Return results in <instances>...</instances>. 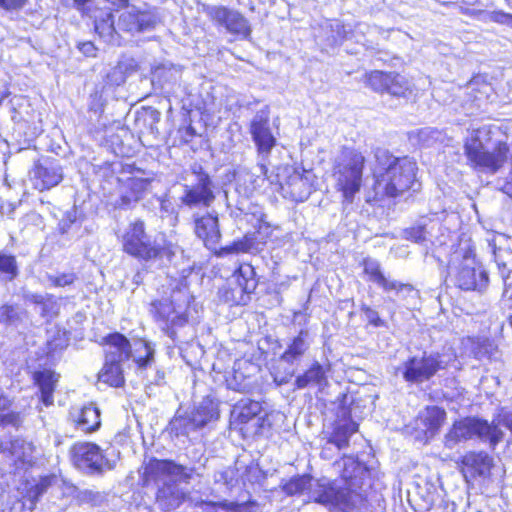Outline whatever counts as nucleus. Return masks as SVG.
Returning <instances> with one entry per match:
<instances>
[{"mask_svg": "<svg viewBox=\"0 0 512 512\" xmlns=\"http://www.w3.org/2000/svg\"><path fill=\"white\" fill-rule=\"evenodd\" d=\"M334 465H341L339 479L342 486H336L334 480L317 479L312 487V476L294 475L281 484V490L287 496L302 495L310 490L309 501L326 507L329 511L353 512L367 507L368 496L364 485L369 478V469L356 457L343 455Z\"/></svg>", "mask_w": 512, "mask_h": 512, "instance_id": "1", "label": "nucleus"}, {"mask_svg": "<svg viewBox=\"0 0 512 512\" xmlns=\"http://www.w3.org/2000/svg\"><path fill=\"white\" fill-rule=\"evenodd\" d=\"M376 168L372 171L369 201L381 202L411 196L421 187L417 161L409 155L396 156L388 149L377 148Z\"/></svg>", "mask_w": 512, "mask_h": 512, "instance_id": "2", "label": "nucleus"}, {"mask_svg": "<svg viewBox=\"0 0 512 512\" xmlns=\"http://www.w3.org/2000/svg\"><path fill=\"white\" fill-rule=\"evenodd\" d=\"M366 163V157L360 149L348 145L340 147L339 157L332 164L331 176L342 203L352 204L361 191Z\"/></svg>", "mask_w": 512, "mask_h": 512, "instance_id": "3", "label": "nucleus"}, {"mask_svg": "<svg viewBox=\"0 0 512 512\" xmlns=\"http://www.w3.org/2000/svg\"><path fill=\"white\" fill-rule=\"evenodd\" d=\"M149 313L161 331L175 340L177 330L186 327L197 316L198 308L193 295H171L168 298L153 299L149 303Z\"/></svg>", "mask_w": 512, "mask_h": 512, "instance_id": "4", "label": "nucleus"}, {"mask_svg": "<svg viewBox=\"0 0 512 512\" xmlns=\"http://www.w3.org/2000/svg\"><path fill=\"white\" fill-rule=\"evenodd\" d=\"M492 135L493 127L485 125L473 130L471 135L464 140V155L472 169L496 173L507 162L510 146L506 141H497L492 150L485 148L483 139L488 142Z\"/></svg>", "mask_w": 512, "mask_h": 512, "instance_id": "5", "label": "nucleus"}, {"mask_svg": "<svg viewBox=\"0 0 512 512\" xmlns=\"http://www.w3.org/2000/svg\"><path fill=\"white\" fill-rule=\"evenodd\" d=\"M121 249L128 256L143 262L163 259L171 261L176 255L172 242L157 244L152 239L142 219H135L128 224L121 237Z\"/></svg>", "mask_w": 512, "mask_h": 512, "instance_id": "6", "label": "nucleus"}, {"mask_svg": "<svg viewBox=\"0 0 512 512\" xmlns=\"http://www.w3.org/2000/svg\"><path fill=\"white\" fill-rule=\"evenodd\" d=\"M231 278L234 286L227 283L218 289L219 301L229 307L248 305L260 284L256 266L250 261L239 262L232 271Z\"/></svg>", "mask_w": 512, "mask_h": 512, "instance_id": "7", "label": "nucleus"}, {"mask_svg": "<svg viewBox=\"0 0 512 512\" xmlns=\"http://www.w3.org/2000/svg\"><path fill=\"white\" fill-rule=\"evenodd\" d=\"M101 345H107L114 350L104 353V363L98 372V381L113 388H121L125 385V376L122 363L131 356V343L120 332H112L101 339Z\"/></svg>", "mask_w": 512, "mask_h": 512, "instance_id": "8", "label": "nucleus"}, {"mask_svg": "<svg viewBox=\"0 0 512 512\" xmlns=\"http://www.w3.org/2000/svg\"><path fill=\"white\" fill-rule=\"evenodd\" d=\"M449 437L454 442L467 441L475 437L487 440L491 448H495L503 439V432L494 423L487 420L467 416L453 422Z\"/></svg>", "mask_w": 512, "mask_h": 512, "instance_id": "9", "label": "nucleus"}, {"mask_svg": "<svg viewBox=\"0 0 512 512\" xmlns=\"http://www.w3.org/2000/svg\"><path fill=\"white\" fill-rule=\"evenodd\" d=\"M447 367L448 363L443 360L441 353L423 352L420 357L412 356L404 361L402 377L409 384H421Z\"/></svg>", "mask_w": 512, "mask_h": 512, "instance_id": "10", "label": "nucleus"}, {"mask_svg": "<svg viewBox=\"0 0 512 512\" xmlns=\"http://www.w3.org/2000/svg\"><path fill=\"white\" fill-rule=\"evenodd\" d=\"M139 476V485L142 488H148L158 484L164 477H177L181 481L188 482L192 478V473L185 465L176 463L172 459L151 457L141 466Z\"/></svg>", "mask_w": 512, "mask_h": 512, "instance_id": "11", "label": "nucleus"}, {"mask_svg": "<svg viewBox=\"0 0 512 512\" xmlns=\"http://www.w3.org/2000/svg\"><path fill=\"white\" fill-rule=\"evenodd\" d=\"M210 21L216 26L223 27L229 34L249 39L252 29L247 18L238 10L224 5L207 6L204 8Z\"/></svg>", "mask_w": 512, "mask_h": 512, "instance_id": "12", "label": "nucleus"}, {"mask_svg": "<svg viewBox=\"0 0 512 512\" xmlns=\"http://www.w3.org/2000/svg\"><path fill=\"white\" fill-rule=\"evenodd\" d=\"M455 463L466 483L489 478L494 467L493 457L483 450H469L459 456Z\"/></svg>", "mask_w": 512, "mask_h": 512, "instance_id": "13", "label": "nucleus"}, {"mask_svg": "<svg viewBox=\"0 0 512 512\" xmlns=\"http://www.w3.org/2000/svg\"><path fill=\"white\" fill-rule=\"evenodd\" d=\"M197 182L193 186L186 187L180 198L181 203L188 207L209 208L216 196L213 191V181L210 175L202 168L193 169Z\"/></svg>", "mask_w": 512, "mask_h": 512, "instance_id": "14", "label": "nucleus"}, {"mask_svg": "<svg viewBox=\"0 0 512 512\" xmlns=\"http://www.w3.org/2000/svg\"><path fill=\"white\" fill-rule=\"evenodd\" d=\"M73 464L91 473L101 474L106 462L102 449L93 442H76L70 447Z\"/></svg>", "mask_w": 512, "mask_h": 512, "instance_id": "15", "label": "nucleus"}, {"mask_svg": "<svg viewBox=\"0 0 512 512\" xmlns=\"http://www.w3.org/2000/svg\"><path fill=\"white\" fill-rule=\"evenodd\" d=\"M150 178L131 176L126 179L117 178L120 195L117 201V207L128 209L142 200L151 185Z\"/></svg>", "mask_w": 512, "mask_h": 512, "instance_id": "16", "label": "nucleus"}, {"mask_svg": "<svg viewBox=\"0 0 512 512\" xmlns=\"http://www.w3.org/2000/svg\"><path fill=\"white\" fill-rule=\"evenodd\" d=\"M158 23L155 9H140L134 7L131 11L122 13L118 18L120 29L128 33H142L152 30Z\"/></svg>", "mask_w": 512, "mask_h": 512, "instance_id": "17", "label": "nucleus"}, {"mask_svg": "<svg viewBox=\"0 0 512 512\" xmlns=\"http://www.w3.org/2000/svg\"><path fill=\"white\" fill-rule=\"evenodd\" d=\"M194 234L207 249H214L221 241L219 217L216 213L207 212L193 219Z\"/></svg>", "mask_w": 512, "mask_h": 512, "instance_id": "18", "label": "nucleus"}, {"mask_svg": "<svg viewBox=\"0 0 512 512\" xmlns=\"http://www.w3.org/2000/svg\"><path fill=\"white\" fill-rule=\"evenodd\" d=\"M271 234L272 230L269 223H258L254 232L245 233L241 238L233 240L236 255L262 252L269 242Z\"/></svg>", "mask_w": 512, "mask_h": 512, "instance_id": "19", "label": "nucleus"}, {"mask_svg": "<svg viewBox=\"0 0 512 512\" xmlns=\"http://www.w3.org/2000/svg\"><path fill=\"white\" fill-rule=\"evenodd\" d=\"M63 180L62 169L53 161H36L32 168L33 188L39 192L50 190Z\"/></svg>", "mask_w": 512, "mask_h": 512, "instance_id": "20", "label": "nucleus"}, {"mask_svg": "<svg viewBox=\"0 0 512 512\" xmlns=\"http://www.w3.org/2000/svg\"><path fill=\"white\" fill-rule=\"evenodd\" d=\"M0 452L12 459L13 467L23 469L32 466V455L35 452V445L23 437H14L0 446Z\"/></svg>", "mask_w": 512, "mask_h": 512, "instance_id": "21", "label": "nucleus"}, {"mask_svg": "<svg viewBox=\"0 0 512 512\" xmlns=\"http://www.w3.org/2000/svg\"><path fill=\"white\" fill-rule=\"evenodd\" d=\"M249 133L259 155L268 156L277 145V138L272 132L268 117L253 119L249 125Z\"/></svg>", "mask_w": 512, "mask_h": 512, "instance_id": "22", "label": "nucleus"}, {"mask_svg": "<svg viewBox=\"0 0 512 512\" xmlns=\"http://www.w3.org/2000/svg\"><path fill=\"white\" fill-rule=\"evenodd\" d=\"M360 266L363 269V274L367 276L370 281L375 282L385 292L413 290V286L409 283L389 280L382 271L380 263L371 258H363L360 262Z\"/></svg>", "mask_w": 512, "mask_h": 512, "instance_id": "23", "label": "nucleus"}, {"mask_svg": "<svg viewBox=\"0 0 512 512\" xmlns=\"http://www.w3.org/2000/svg\"><path fill=\"white\" fill-rule=\"evenodd\" d=\"M489 282L487 272L481 267H461L456 274L457 287L463 291H483Z\"/></svg>", "mask_w": 512, "mask_h": 512, "instance_id": "24", "label": "nucleus"}, {"mask_svg": "<svg viewBox=\"0 0 512 512\" xmlns=\"http://www.w3.org/2000/svg\"><path fill=\"white\" fill-rule=\"evenodd\" d=\"M332 370V364L327 362L321 364L313 361L309 367L295 378L294 386L296 389H304L311 384L317 386H326L328 384V373Z\"/></svg>", "mask_w": 512, "mask_h": 512, "instance_id": "25", "label": "nucleus"}, {"mask_svg": "<svg viewBox=\"0 0 512 512\" xmlns=\"http://www.w3.org/2000/svg\"><path fill=\"white\" fill-rule=\"evenodd\" d=\"M70 421L77 430L91 434L101 427L100 411L97 407L87 405L70 413Z\"/></svg>", "mask_w": 512, "mask_h": 512, "instance_id": "26", "label": "nucleus"}, {"mask_svg": "<svg viewBox=\"0 0 512 512\" xmlns=\"http://www.w3.org/2000/svg\"><path fill=\"white\" fill-rule=\"evenodd\" d=\"M418 419L423 426V433L427 438L435 437L447 420V413L443 407L428 405L419 414Z\"/></svg>", "mask_w": 512, "mask_h": 512, "instance_id": "27", "label": "nucleus"}, {"mask_svg": "<svg viewBox=\"0 0 512 512\" xmlns=\"http://www.w3.org/2000/svg\"><path fill=\"white\" fill-rule=\"evenodd\" d=\"M188 498L189 494L173 482L163 483L155 493V502L167 510L179 508Z\"/></svg>", "mask_w": 512, "mask_h": 512, "instance_id": "28", "label": "nucleus"}, {"mask_svg": "<svg viewBox=\"0 0 512 512\" xmlns=\"http://www.w3.org/2000/svg\"><path fill=\"white\" fill-rule=\"evenodd\" d=\"M33 383L39 388L40 398L45 406L53 404L58 375L50 370H37L32 375Z\"/></svg>", "mask_w": 512, "mask_h": 512, "instance_id": "29", "label": "nucleus"}, {"mask_svg": "<svg viewBox=\"0 0 512 512\" xmlns=\"http://www.w3.org/2000/svg\"><path fill=\"white\" fill-rule=\"evenodd\" d=\"M262 407L258 401L246 399L238 401L234 406V424L238 430L244 433L247 425L261 412Z\"/></svg>", "mask_w": 512, "mask_h": 512, "instance_id": "30", "label": "nucleus"}, {"mask_svg": "<svg viewBox=\"0 0 512 512\" xmlns=\"http://www.w3.org/2000/svg\"><path fill=\"white\" fill-rule=\"evenodd\" d=\"M219 418V409L217 403L209 397L204 398L202 402L191 412L188 422L194 429H200L211 421Z\"/></svg>", "mask_w": 512, "mask_h": 512, "instance_id": "31", "label": "nucleus"}, {"mask_svg": "<svg viewBox=\"0 0 512 512\" xmlns=\"http://www.w3.org/2000/svg\"><path fill=\"white\" fill-rule=\"evenodd\" d=\"M307 337V330L301 329L298 334L291 339L287 348L282 352L280 360L289 365L299 361L306 354L309 348Z\"/></svg>", "mask_w": 512, "mask_h": 512, "instance_id": "32", "label": "nucleus"}, {"mask_svg": "<svg viewBox=\"0 0 512 512\" xmlns=\"http://www.w3.org/2000/svg\"><path fill=\"white\" fill-rule=\"evenodd\" d=\"M282 169L287 177L285 182L283 184H280V189L284 190L286 186L287 193L289 194L290 198H292L293 200L300 199V193L295 189V187L299 183L307 181V170L304 169L303 167L289 165L283 166Z\"/></svg>", "mask_w": 512, "mask_h": 512, "instance_id": "33", "label": "nucleus"}, {"mask_svg": "<svg viewBox=\"0 0 512 512\" xmlns=\"http://www.w3.org/2000/svg\"><path fill=\"white\" fill-rule=\"evenodd\" d=\"M388 86L386 94L394 98H408L415 90L411 80L396 71H390Z\"/></svg>", "mask_w": 512, "mask_h": 512, "instance_id": "34", "label": "nucleus"}, {"mask_svg": "<svg viewBox=\"0 0 512 512\" xmlns=\"http://www.w3.org/2000/svg\"><path fill=\"white\" fill-rule=\"evenodd\" d=\"M358 428L359 425L352 419L345 424L335 425L328 441L339 450L347 448L350 444V437L358 431Z\"/></svg>", "mask_w": 512, "mask_h": 512, "instance_id": "35", "label": "nucleus"}, {"mask_svg": "<svg viewBox=\"0 0 512 512\" xmlns=\"http://www.w3.org/2000/svg\"><path fill=\"white\" fill-rule=\"evenodd\" d=\"M55 480L54 475H43L39 477V480L34 485H31L25 490L23 497L29 501L30 509H34L48 489L52 486Z\"/></svg>", "mask_w": 512, "mask_h": 512, "instance_id": "36", "label": "nucleus"}, {"mask_svg": "<svg viewBox=\"0 0 512 512\" xmlns=\"http://www.w3.org/2000/svg\"><path fill=\"white\" fill-rule=\"evenodd\" d=\"M390 71L370 70L363 75V82L367 88L377 94H386Z\"/></svg>", "mask_w": 512, "mask_h": 512, "instance_id": "37", "label": "nucleus"}, {"mask_svg": "<svg viewBox=\"0 0 512 512\" xmlns=\"http://www.w3.org/2000/svg\"><path fill=\"white\" fill-rule=\"evenodd\" d=\"M212 506L225 512H261L260 504L255 499H248L240 503L221 500L214 502Z\"/></svg>", "mask_w": 512, "mask_h": 512, "instance_id": "38", "label": "nucleus"}, {"mask_svg": "<svg viewBox=\"0 0 512 512\" xmlns=\"http://www.w3.org/2000/svg\"><path fill=\"white\" fill-rule=\"evenodd\" d=\"M268 473L257 463H250L245 467L241 475L242 484L250 486H262L267 480Z\"/></svg>", "mask_w": 512, "mask_h": 512, "instance_id": "39", "label": "nucleus"}, {"mask_svg": "<svg viewBox=\"0 0 512 512\" xmlns=\"http://www.w3.org/2000/svg\"><path fill=\"white\" fill-rule=\"evenodd\" d=\"M19 275L17 259L12 254L0 252V276L6 281H13Z\"/></svg>", "mask_w": 512, "mask_h": 512, "instance_id": "40", "label": "nucleus"}, {"mask_svg": "<svg viewBox=\"0 0 512 512\" xmlns=\"http://www.w3.org/2000/svg\"><path fill=\"white\" fill-rule=\"evenodd\" d=\"M24 313L25 311L19 310L15 304H2L0 306V324L12 325L20 322Z\"/></svg>", "mask_w": 512, "mask_h": 512, "instance_id": "41", "label": "nucleus"}, {"mask_svg": "<svg viewBox=\"0 0 512 512\" xmlns=\"http://www.w3.org/2000/svg\"><path fill=\"white\" fill-rule=\"evenodd\" d=\"M23 424V415L20 411L10 408L0 411V428L12 427L18 430Z\"/></svg>", "mask_w": 512, "mask_h": 512, "instance_id": "42", "label": "nucleus"}, {"mask_svg": "<svg viewBox=\"0 0 512 512\" xmlns=\"http://www.w3.org/2000/svg\"><path fill=\"white\" fill-rule=\"evenodd\" d=\"M94 29L101 37L112 36L115 32L114 17L112 13H107L105 17L96 19Z\"/></svg>", "mask_w": 512, "mask_h": 512, "instance_id": "43", "label": "nucleus"}, {"mask_svg": "<svg viewBox=\"0 0 512 512\" xmlns=\"http://www.w3.org/2000/svg\"><path fill=\"white\" fill-rule=\"evenodd\" d=\"M360 310L367 317L368 326H372L374 328L387 327V322L382 319L379 313L370 306L362 304Z\"/></svg>", "mask_w": 512, "mask_h": 512, "instance_id": "44", "label": "nucleus"}, {"mask_svg": "<svg viewBox=\"0 0 512 512\" xmlns=\"http://www.w3.org/2000/svg\"><path fill=\"white\" fill-rule=\"evenodd\" d=\"M40 315L43 318H54L59 314V307L57 301L52 294H47L45 303L41 306Z\"/></svg>", "mask_w": 512, "mask_h": 512, "instance_id": "45", "label": "nucleus"}, {"mask_svg": "<svg viewBox=\"0 0 512 512\" xmlns=\"http://www.w3.org/2000/svg\"><path fill=\"white\" fill-rule=\"evenodd\" d=\"M148 120L151 123L150 129L153 130L154 126L160 120V112L152 107L143 108L142 111L138 114L136 122L139 124L140 122H146Z\"/></svg>", "mask_w": 512, "mask_h": 512, "instance_id": "46", "label": "nucleus"}, {"mask_svg": "<svg viewBox=\"0 0 512 512\" xmlns=\"http://www.w3.org/2000/svg\"><path fill=\"white\" fill-rule=\"evenodd\" d=\"M81 504H89L91 506H99L103 502V496L98 491L83 490L78 496Z\"/></svg>", "mask_w": 512, "mask_h": 512, "instance_id": "47", "label": "nucleus"}, {"mask_svg": "<svg viewBox=\"0 0 512 512\" xmlns=\"http://www.w3.org/2000/svg\"><path fill=\"white\" fill-rule=\"evenodd\" d=\"M76 279L77 276L75 273H61L49 278L51 285L54 287L70 286Z\"/></svg>", "mask_w": 512, "mask_h": 512, "instance_id": "48", "label": "nucleus"}, {"mask_svg": "<svg viewBox=\"0 0 512 512\" xmlns=\"http://www.w3.org/2000/svg\"><path fill=\"white\" fill-rule=\"evenodd\" d=\"M144 347L146 349L145 355L135 359L137 367L141 370H146L154 360V349L148 342H144Z\"/></svg>", "mask_w": 512, "mask_h": 512, "instance_id": "49", "label": "nucleus"}, {"mask_svg": "<svg viewBox=\"0 0 512 512\" xmlns=\"http://www.w3.org/2000/svg\"><path fill=\"white\" fill-rule=\"evenodd\" d=\"M338 402V411L339 413L348 421L352 419V407L351 403L348 402V394L347 393H341L337 397Z\"/></svg>", "mask_w": 512, "mask_h": 512, "instance_id": "50", "label": "nucleus"}, {"mask_svg": "<svg viewBox=\"0 0 512 512\" xmlns=\"http://www.w3.org/2000/svg\"><path fill=\"white\" fill-rule=\"evenodd\" d=\"M28 2L29 0H0V8L5 12H19Z\"/></svg>", "mask_w": 512, "mask_h": 512, "instance_id": "51", "label": "nucleus"}, {"mask_svg": "<svg viewBox=\"0 0 512 512\" xmlns=\"http://www.w3.org/2000/svg\"><path fill=\"white\" fill-rule=\"evenodd\" d=\"M407 239L416 243H421L426 240V229L424 225H417L410 227L406 230Z\"/></svg>", "mask_w": 512, "mask_h": 512, "instance_id": "52", "label": "nucleus"}, {"mask_svg": "<svg viewBox=\"0 0 512 512\" xmlns=\"http://www.w3.org/2000/svg\"><path fill=\"white\" fill-rule=\"evenodd\" d=\"M77 48L86 57H96L97 55V47L92 41L80 42L78 43Z\"/></svg>", "mask_w": 512, "mask_h": 512, "instance_id": "53", "label": "nucleus"}, {"mask_svg": "<svg viewBox=\"0 0 512 512\" xmlns=\"http://www.w3.org/2000/svg\"><path fill=\"white\" fill-rule=\"evenodd\" d=\"M99 172L104 181H110L116 174L113 162H104L99 166Z\"/></svg>", "mask_w": 512, "mask_h": 512, "instance_id": "54", "label": "nucleus"}, {"mask_svg": "<svg viewBox=\"0 0 512 512\" xmlns=\"http://www.w3.org/2000/svg\"><path fill=\"white\" fill-rule=\"evenodd\" d=\"M490 19L498 24H508L512 22V14H508L502 11H493L490 14Z\"/></svg>", "mask_w": 512, "mask_h": 512, "instance_id": "55", "label": "nucleus"}, {"mask_svg": "<svg viewBox=\"0 0 512 512\" xmlns=\"http://www.w3.org/2000/svg\"><path fill=\"white\" fill-rule=\"evenodd\" d=\"M179 132H183L184 133L183 142L185 144H188L189 142H191L197 136V131L194 128V126L192 125L191 122H189L184 127H180L179 128Z\"/></svg>", "mask_w": 512, "mask_h": 512, "instance_id": "56", "label": "nucleus"}, {"mask_svg": "<svg viewBox=\"0 0 512 512\" xmlns=\"http://www.w3.org/2000/svg\"><path fill=\"white\" fill-rule=\"evenodd\" d=\"M212 250H213L214 256L220 257V258L228 256V255L236 254L233 241L230 244H228L226 246H222L220 248H217V246H216Z\"/></svg>", "mask_w": 512, "mask_h": 512, "instance_id": "57", "label": "nucleus"}, {"mask_svg": "<svg viewBox=\"0 0 512 512\" xmlns=\"http://www.w3.org/2000/svg\"><path fill=\"white\" fill-rule=\"evenodd\" d=\"M492 343L488 339H484L483 341L477 343L474 347V355L475 357H481L484 354L489 352V348H491Z\"/></svg>", "mask_w": 512, "mask_h": 512, "instance_id": "58", "label": "nucleus"}, {"mask_svg": "<svg viewBox=\"0 0 512 512\" xmlns=\"http://www.w3.org/2000/svg\"><path fill=\"white\" fill-rule=\"evenodd\" d=\"M74 7L80 12L82 16H85L89 12V3L92 0H72Z\"/></svg>", "mask_w": 512, "mask_h": 512, "instance_id": "59", "label": "nucleus"}, {"mask_svg": "<svg viewBox=\"0 0 512 512\" xmlns=\"http://www.w3.org/2000/svg\"><path fill=\"white\" fill-rule=\"evenodd\" d=\"M112 10L120 11L127 9L130 6L131 0H108Z\"/></svg>", "mask_w": 512, "mask_h": 512, "instance_id": "60", "label": "nucleus"}, {"mask_svg": "<svg viewBox=\"0 0 512 512\" xmlns=\"http://www.w3.org/2000/svg\"><path fill=\"white\" fill-rule=\"evenodd\" d=\"M13 405V400L9 398L4 393H0V411H4L8 408H11Z\"/></svg>", "mask_w": 512, "mask_h": 512, "instance_id": "61", "label": "nucleus"}, {"mask_svg": "<svg viewBox=\"0 0 512 512\" xmlns=\"http://www.w3.org/2000/svg\"><path fill=\"white\" fill-rule=\"evenodd\" d=\"M46 298H47V294L45 296L40 295V294H31L30 296L27 297L28 301H30L31 303L38 305V306H41L42 304H44Z\"/></svg>", "mask_w": 512, "mask_h": 512, "instance_id": "62", "label": "nucleus"}, {"mask_svg": "<svg viewBox=\"0 0 512 512\" xmlns=\"http://www.w3.org/2000/svg\"><path fill=\"white\" fill-rule=\"evenodd\" d=\"M428 511L429 512H452L451 510L448 509V506L444 501H441L438 504H433Z\"/></svg>", "mask_w": 512, "mask_h": 512, "instance_id": "63", "label": "nucleus"}, {"mask_svg": "<svg viewBox=\"0 0 512 512\" xmlns=\"http://www.w3.org/2000/svg\"><path fill=\"white\" fill-rule=\"evenodd\" d=\"M503 425L508 428L511 433H512V418L511 417H508L506 416L503 421H502Z\"/></svg>", "mask_w": 512, "mask_h": 512, "instance_id": "64", "label": "nucleus"}]
</instances>
